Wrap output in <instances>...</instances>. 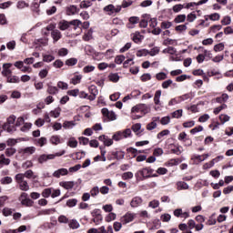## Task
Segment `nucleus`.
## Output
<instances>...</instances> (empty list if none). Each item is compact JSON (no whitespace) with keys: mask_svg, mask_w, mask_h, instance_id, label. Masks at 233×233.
<instances>
[{"mask_svg":"<svg viewBox=\"0 0 233 233\" xmlns=\"http://www.w3.org/2000/svg\"><path fill=\"white\" fill-rule=\"evenodd\" d=\"M15 116L11 115L6 122L3 125V130H5V132H8V134H14V132H15L17 130V128L15 127Z\"/></svg>","mask_w":233,"mask_h":233,"instance_id":"1","label":"nucleus"},{"mask_svg":"<svg viewBox=\"0 0 233 233\" xmlns=\"http://www.w3.org/2000/svg\"><path fill=\"white\" fill-rule=\"evenodd\" d=\"M15 180L19 185L20 190H23L24 192H28V190H30V186L28 185V182L25 180V175H23V173L15 175Z\"/></svg>","mask_w":233,"mask_h":233,"instance_id":"2","label":"nucleus"},{"mask_svg":"<svg viewBox=\"0 0 233 233\" xmlns=\"http://www.w3.org/2000/svg\"><path fill=\"white\" fill-rule=\"evenodd\" d=\"M61 156H65V151H62V153H56V155L50 154V155H41L38 157V163L43 165V163H46L49 159H56V157H61Z\"/></svg>","mask_w":233,"mask_h":233,"instance_id":"3","label":"nucleus"},{"mask_svg":"<svg viewBox=\"0 0 233 233\" xmlns=\"http://www.w3.org/2000/svg\"><path fill=\"white\" fill-rule=\"evenodd\" d=\"M131 112L132 114L139 112H141V114H148V106L146 104H138L132 107Z\"/></svg>","mask_w":233,"mask_h":233,"instance_id":"4","label":"nucleus"},{"mask_svg":"<svg viewBox=\"0 0 233 233\" xmlns=\"http://www.w3.org/2000/svg\"><path fill=\"white\" fill-rule=\"evenodd\" d=\"M136 219V214L132 212L126 213L123 217H121L120 221L123 225H127L128 223H132Z\"/></svg>","mask_w":233,"mask_h":233,"instance_id":"5","label":"nucleus"},{"mask_svg":"<svg viewBox=\"0 0 233 233\" xmlns=\"http://www.w3.org/2000/svg\"><path fill=\"white\" fill-rule=\"evenodd\" d=\"M104 11L108 13V15L112 14H119L121 12V5L114 6V5H108L104 7Z\"/></svg>","mask_w":233,"mask_h":233,"instance_id":"6","label":"nucleus"},{"mask_svg":"<svg viewBox=\"0 0 233 233\" xmlns=\"http://www.w3.org/2000/svg\"><path fill=\"white\" fill-rule=\"evenodd\" d=\"M101 112L103 116H105V117H107V119H110V121H116V116L114 111H108V108L104 107L102 108Z\"/></svg>","mask_w":233,"mask_h":233,"instance_id":"7","label":"nucleus"},{"mask_svg":"<svg viewBox=\"0 0 233 233\" xmlns=\"http://www.w3.org/2000/svg\"><path fill=\"white\" fill-rule=\"evenodd\" d=\"M61 176H68V169L62 167V168L56 170L53 173V177H56L57 179H59V177H61Z\"/></svg>","mask_w":233,"mask_h":233,"instance_id":"8","label":"nucleus"},{"mask_svg":"<svg viewBox=\"0 0 233 233\" xmlns=\"http://www.w3.org/2000/svg\"><path fill=\"white\" fill-rule=\"evenodd\" d=\"M98 139L104 143L105 147H112V145H114V140L105 135L98 137Z\"/></svg>","mask_w":233,"mask_h":233,"instance_id":"9","label":"nucleus"},{"mask_svg":"<svg viewBox=\"0 0 233 233\" xmlns=\"http://www.w3.org/2000/svg\"><path fill=\"white\" fill-rule=\"evenodd\" d=\"M59 186L65 188L66 190H72L76 186V182L74 181H62L59 183Z\"/></svg>","mask_w":233,"mask_h":233,"instance_id":"10","label":"nucleus"},{"mask_svg":"<svg viewBox=\"0 0 233 233\" xmlns=\"http://www.w3.org/2000/svg\"><path fill=\"white\" fill-rule=\"evenodd\" d=\"M142 203L143 198H141V197H135L130 202V207H132V208H137V207L141 206Z\"/></svg>","mask_w":233,"mask_h":233,"instance_id":"11","label":"nucleus"},{"mask_svg":"<svg viewBox=\"0 0 233 233\" xmlns=\"http://www.w3.org/2000/svg\"><path fill=\"white\" fill-rule=\"evenodd\" d=\"M35 152V147H28L20 149V154H24V156H32Z\"/></svg>","mask_w":233,"mask_h":233,"instance_id":"12","label":"nucleus"},{"mask_svg":"<svg viewBox=\"0 0 233 233\" xmlns=\"http://www.w3.org/2000/svg\"><path fill=\"white\" fill-rule=\"evenodd\" d=\"M154 172V169L150 167H145L141 170L138 171V173L143 177H150V174Z\"/></svg>","mask_w":233,"mask_h":233,"instance_id":"13","label":"nucleus"},{"mask_svg":"<svg viewBox=\"0 0 233 233\" xmlns=\"http://www.w3.org/2000/svg\"><path fill=\"white\" fill-rule=\"evenodd\" d=\"M51 36L53 38L54 43H57V41H59V39L63 37V35L61 34V31L56 29L52 31Z\"/></svg>","mask_w":233,"mask_h":233,"instance_id":"14","label":"nucleus"},{"mask_svg":"<svg viewBox=\"0 0 233 233\" xmlns=\"http://www.w3.org/2000/svg\"><path fill=\"white\" fill-rule=\"evenodd\" d=\"M144 19L139 22L140 28H147L148 26V20L150 19V15H143Z\"/></svg>","mask_w":233,"mask_h":233,"instance_id":"15","label":"nucleus"},{"mask_svg":"<svg viewBox=\"0 0 233 233\" xmlns=\"http://www.w3.org/2000/svg\"><path fill=\"white\" fill-rule=\"evenodd\" d=\"M58 28L59 30H62V31L68 30V28H70V22L66 20L60 21L58 23Z\"/></svg>","mask_w":233,"mask_h":233,"instance_id":"16","label":"nucleus"},{"mask_svg":"<svg viewBox=\"0 0 233 233\" xmlns=\"http://www.w3.org/2000/svg\"><path fill=\"white\" fill-rule=\"evenodd\" d=\"M156 121H159V116H157L153 119L152 122L147 125V130H154L157 127V123Z\"/></svg>","mask_w":233,"mask_h":233,"instance_id":"17","label":"nucleus"},{"mask_svg":"<svg viewBox=\"0 0 233 233\" xmlns=\"http://www.w3.org/2000/svg\"><path fill=\"white\" fill-rule=\"evenodd\" d=\"M19 141H25V138H9L7 139L6 143H7V147H15V145H17V143H19Z\"/></svg>","mask_w":233,"mask_h":233,"instance_id":"18","label":"nucleus"},{"mask_svg":"<svg viewBox=\"0 0 233 233\" xmlns=\"http://www.w3.org/2000/svg\"><path fill=\"white\" fill-rule=\"evenodd\" d=\"M58 92L59 89H57L56 86L47 84V93H49L51 96H56V94H58Z\"/></svg>","mask_w":233,"mask_h":233,"instance_id":"19","label":"nucleus"},{"mask_svg":"<svg viewBox=\"0 0 233 233\" xmlns=\"http://www.w3.org/2000/svg\"><path fill=\"white\" fill-rule=\"evenodd\" d=\"M66 14L67 15H76L77 14V6L70 5L66 7Z\"/></svg>","mask_w":233,"mask_h":233,"instance_id":"20","label":"nucleus"},{"mask_svg":"<svg viewBox=\"0 0 233 233\" xmlns=\"http://www.w3.org/2000/svg\"><path fill=\"white\" fill-rule=\"evenodd\" d=\"M132 40L134 41V43L137 44L141 43V41H143V35H141V33L136 32L135 34H133Z\"/></svg>","mask_w":233,"mask_h":233,"instance_id":"21","label":"nucleus"},{"mask_svg":"<svg viewBox=\"0 0 233 233\" xmlns=\"http://www.w3.org/2000/svg\"><path fill=\"white\" fill-rule=\"evenodd\" d=\"M112 139H114V141H121V139H125V137L123 136V131H118L115 133Z\"/></svg>","mask_w":233,"mask_h":233,"instance_id":"22","label":"nucleus"},{"mask_svg":"<svg viewBox=\"0 0 233 233\" xmlns=\"http://www.w3.org/2000/svg\"><path fill=\"white\" fill-rule=\"evenodd\" d=\"M160 97H161V90L156 91L155 96H154L155 105H161V101L159 100Z\"/></svg>","mask_w":233,"mask_h":233,"instance_id":"23","label":"nucleus"},{"mask_svg":"<svg viewBox=\"0 0 233 233\" xmlns=\"http://www.w3.org/2000/svg\"><path fill=\"white\" fill-rule=\"evenodd\" d=\"M28 6H30V5L25 1H18L16 4V8H18V10H23V8H28Z\"/></svg>","mask_w":233,"mask_h":233,"instance_id":"24","label":"nucleus"},{"mask_svg":"<svg viewBox=\"0 0 233 233\" xmlns=\"http://www.w3.org/2000/svg\"><path fill=\"white\" fill-rule=\"evenodd\" d=\"M172 117L175 118V119H179L180 117L183 116V109H177L176 111H174L172 114H171Z\"/></svg>","mask_w":233,"mask_h":233,"instance_id":"25","label":"nucleus"},{"mask_svg":"<svg viewBox=\"0 0 233 233\" xmlns=\"http://www.w3.org/2000/svg\"><path fill=\"white\" fill-rule=\"evenodd\" d=\"M92 34H94V30L89 29L85 35H83L84 41H90L92 39Z\"/></svg>","mask_w":233,"mask_h":233,"instance_id":"26","label":"nucleus"},{"mask_svg":"<svg viewBox=\"0 0 233 233\" xmlns=\"http://www.w3.org/2000/svg\"><path fill=\"white\" fill-rule=\"evenodd\" d=\"M186 19H187V15H178L174 19V22L175 23H185Z\"/></svg>","mask_w":233,"mask_h":233,"instance_id":"27","label":"nucleus"},{"mask_svg":"<svg viewBox=\"0 0 233 233\" xmlns=\"http://www.w3.org/2000/svg\"><path fill=\"white\" fill-rule=\"evenodd\" d=\"M177 186L178 190H188V184L187 182H177Z\"/></svg>","mask_w":233,"mask_h":233,"instance_id":"28","label":"nucleus"},{"mask_svg":"<svg viewBox=\"0 0 233 233\" xmlns=\"http://www.w3.org/2000/svg\"><path fill=\"white\" fill-rule=\"evenodd\" d=\"M24 178L27 177V179H31V177H33V179H35V177H37V176H34V171H32L31 169L27 170L25 172V174H23Z\"/></svg>","mask_w":233,"mask_h":233,"instance_id":"29","label":"nucleus"},{"mask_svg":"<svg viewBox=\"0 0 233 233\" xmlns=\"http://www.w3.org/2000/svg\"><path fill=\"white\" fill-rule=\"evenodd\" d=\"M163 54H170V56H174L176 52H177L173 46H168L167 48H165L163 51Z\"/></svg>","mask_w":233,"mask_h":233,"instance_id":"30","label":"nucleus"},{"mask_svg":"<svg viewBox=\"0 0 233 233\" xmlns=\"http://www.w3.org/2000/svg\"><path fill=\"white\" fill-rule=\"evenodd\" d=\"M69 227L73 229L76 230V228H79V222L76 219H72L69 222Z\"/></svg>","mask_w":233,"mask_h":233,"instance_id":"31","label":"nucleus"},{"mask_svg":"<svg viewBox=\"0 0 233 233\" xmlns=\"http://www.w3.org/2000/svg\"><path fill=\"white\" fill-rule=\"evenodd\" d=\"M50 141L52 143V145H59V143H61V137H59V136L56 135L51 137Z\"/></svg>","mask_w":233,"mask_h":233,"instance_id":"32","label":"nucleus"},{"mask_svg":"<svg viewBox=\"0 0 233 233\" xmlns=\"http://www.w3.org/2000/svg\"><path fill=\"white\" fill-rule=\"evenodd\" d=\"M15 152H17V150L15 147H8L5 149V156H7V157H11V156L15 154Z\"/></svg>","mask_w":233,"mask_h":233,"instance_id":"33","label":"nucleus"},{"mask_svg":"<svg viewBox=\"0 0 233 233\" xmlns=\"http://www.w3.org/2000/svg\"><path fill=\"white\" fill-rule=\"evenodd\" d=\"M71 148H77V140L75 137H71L67 143Z\"/></svg>","mask_w":233,"mask_h":233,"instance_id":"34","label":"nucleus"},{"mask_svg":"<svg viewBox=\"0 0 233 233\" xmlns=\"http://www.w3.org/2000/svg\"><path fill=\"white\" fill-rule=\"evenodd\" d=\"M7 83H19V76L10 75L7 76Z\"/></svg>","mask_w":233,"mask_h":233,"instance_id":"35","label":"nucleus"},{"mask_svg":"<svg viewBox=\"0 0 233 233\" xmlns=\"http://www.w3.org/2000/svg\"><path fill=\"white\" fill-rule=\"evenodd\" d=\"M113 156H115L116 159H125V152L123 151L113 152Z\"/></svg>","mask_w":233,"mask_h":233,"instance_id":"36","label":"nucleus"},{"mask_svg":"<svg viewBox=\"0 0 233 233\" xmlns=\"http://www.w3.org/2000/svg\"><path fill=\"white\" fill-rule=\"evenodd\" d=\"M21 205H23L24 207H33L34 200L30 198H25V200H22Z\"/></svg>","mask_w":233,"mask_h":233,"instance_id":"37","label":"nucleus"},{"mask_svg":"<svg viewBox=\"0 0 233 233\" xmlns=\"http://www.w3.org/2000/svg\"><path fill=\"white\" fill-rule=\"evenodd\" d=\"M66 65L67 66H75V65H77V58H69L66 61Z\"/></svg>","mask_w":233,"mask_h":233,"instance_id":"38","label":"nucleus"},{"mask_svg":"<svg viewBox=\"0 0 233 233\" xmlns=\"http://www.w3.org/2000/svg\"><path fill=\"white\" fill-rule=\"evenodd\" d=\"M92 6V2L88 0H84L80 3V8H90Z\"/></svg>","mask_w":233,"mask_h":233,"instance_id":"39","label":"nucleus"},{"mask_svg":"<svg viewBox=\"0 0 233 233\" xmlns=\"http://www.w3.org/2000/svg\"><path fill=\"white\" fill-rule=\"evenodd\" d=\"M50 116L51 117H59V116H61V108H56L53 111L50 112Z\"/></svg>","mask_w":233,"mask_h":233,"instance_id":"40","label":"nucleus"},{"mask_svg":"<svg viewBox=\"0 0 233 233\" xmlns=\"http://www.w3.org/2000/svg\"><path fill=\"white\" fill-rule=\"evenodd\" d=\"M191 159L195 161V163L196 161H198V163H203V161H205V158H202L201 155H193Z\"/></svg>","mask_w":233,"mask_h":233,"instance_id":"41","label":"nucleus"},{"mask_svg":"<svg viewBox=\"0 0 233 233\" xmlns=\"http://www.w3.org/2000/svg\"><path fill=\"white\" fill-rule=\"evenodd\" d=\"M215 52H223L225 50V45L223 43L217 44L214 46Z\"/></svg>","mask_w":233,"mask_h":233,"instance_id":"42","label":"nucleus"},{"mask_svg":"<svg viewBox=\"0 0 233 233\" xmlns=\"http://www.w3.org/2000/svg\"><path fill=\"white\" fill-rule=\"evenodd\" d=\"M219 121L221 122L222 125H225L227 121H230V116H228V115H220Z\"/></svg>","mask_w":233,"mask_h":233,"instance_id":"43","label":"nucleus"},{"mask_svg":"<svg viewBox=\"0 0 233 233\" xmlns=\"http://www.w3.org/2000/svg\"><path fill=\"white\" fill-rule=\"evenodd\" d=\"M83 76L81 75H76L72 78L73 85H79Z\"/></svg>","mask_w":233,"mask_h":233,"instance_id":"44","label":"nucleus"},{"mask_svg":"<svg viewBox=\"0 0 233 233\" xmlns=\"http://www.w3.org/2000/svg\"><path fill=\"white\" fill-rule=\"evenodd\" d=\"M181 163V159L179 158H175V159H170L168 162L169 167H177Z\"/></svg>","mask_w":233,"mask_h":233,"instance_id":"45","label":"nucleus"},{"mask_svg":"<svg viewBox=\"0 0 233 233\" xmlns=\"http://www.w3.org/2000/svg\"><path fill=\"white\" fill-rule=\"evenodd\" d=\"M0 165H10V158L5 157V155L0 156Z\"/></svg>","mask_w":233,"mask_h":233,"instance_id":"46","label":"nucleus"},{"mask_svg":"<svg viewBox=\"0 0 233 233\" xmlns=\"http://www.w3.org/2000/svg\"><path fill=\"white\" fill-rule=\"evenodd\" d=\"M63 127L65 128H74V127H76V123H74V121H66L63 124Z\"/></svg>","mask_w":233,"mask_h":233,"instance_id":"47","label":"nucleus"},{"mask_svg":"<svg viewBox=\"0 0 233 233\" xmlns=\"http://www.w3.org/2000/svg\"><path fill=\"white\" fill-rule=\"evenodd\" d=\"M52 196V188H46L42 192L43 198H50Z\"/></svg>","mask_w":233,"mask_h":233,"instance_id":"48","label":"nucleus"},{"mask_svg":"<svg viewBox=\"0 0 233 233\" xmlns=\"http://www.w3.org/2000/svg\"><path fill=\"white\" fill-rule=\"evenodd\" d=\"M156 78L158 81H163V80L167 79V73H164V72L157 73L156 75Z\"/></svg>","mask_w":233,"mask_h":233,"instance_id":"49","label":"nucleus"},{"mask_svg":"<svg viewBox=\"0 0 233 233\" xmlns=\"http://www.w3.org/2000/svg\"><path fill=\"white\" fill-rule=\"evenodd\" d=\"M57 87L60 88L61 90H68V84L63 81H59L57 83Z\"/></svg>","mask_w":233,"mask_h":233,"instance_id":"50","label":"nucleus"},{"mask_svg":"<svg viewBox=\"0 0 233 233\" xmlns=\"http://www.w3.org/2000/svg\"><path fill=\"white\" fill-rule=\"evenodd\" d=\"M76 205H77V199L76 198H71L66 201V206L69 208L76 207Z\"/></svg>","mask_w":233,"mask_h":233,"instance_id":"51","label":"nucleus"},{"mask_svg":"<svg viewBox=\"0 0 233 233\" xmlns=\"http://www.w3.org/2000/svg\"><path fill=\"white\" fill-rule=\"evenodd\" d=\"M109 81H112L113 83H117V81H119V75L110 74L109 75Z\"/></svg>","mask_w":233,"mask_h":233,"instance_id":"52","label":"nucleus"},{"mask_svg":"<svg viewBox=\"0 0 233 233\" xmlns=\"http://www.w3.org/2000/svg\"><path fill=\"white\" fill-rule=\"evenodd\" d=\"M132 177H134V173L128 171V172H125L122 175V178L127 180V179H132Z\"/></svg>","mask_w":233,"mask_h":233,"instance_id":"53","label":"nucleus"},{"mask_svg":"<svg viewBox=\"0 0 233 233\" xmlns=\"http://www.w3.org/2000/svg\"><path fill=\"white\" fill-rule=\"evenodd\" d=\"M46 142H47L46 137H42L37 139V146L38 147H45V145H46Z\"/></svg>","mask_w":233,"mask_h":233,"instance_id":"54","label":"nucleus"},{"mask_svg":"<svg viewBox=\"0 0 233 233\" xmlns=\"http://www.w3.org/2000/svg\"><path fill=\"white\" fill-rule=\"evenodd\" d=\"M54 59H56V57H54V56L52 55H45L43 61H45L46 63H52V61H54Z\"/></svg>","mask_w":233,"mask_h":233,"instance_id":"55","label":"nucleus"},{"mask_svg":"<svg viewBox=\"0 0 233 233\" xmlns=\"http://www.w3.org/2000/svg\"><path fill=\"white\" fill-rule=\"evenodd\" d=\"M159 47L155 46L153 47L150 51H149V56H151V57H154V56H157V54H159Z\"/></svg>","mask_w":233,"mask_h":233,"instance_id":"56","label":"nucleus"},{"mask_svg":"<svg viewBox=\"0 0 233 233\" xmlns=\"http://www.w3.org/2000/svg\"><path fill=\"white\" fill-rule=\"evenodd\" d=\"M98 194H99V187H94L90 190V196H92V198H96V196H97Z\"/></svg>","mask_w":233,"mask_h":233,"instance_id":"57","label":"nucleus"},{"mask_svg":"<svg viewBox=\"0 0 233 233\" xmlns=\"http://www.w3.org/2000/svg\"><path fill=\"white\" fill-rule=\"evenodd\" d=\"M168 134H170V131L168 129H165L161 132H159L157 136V139H161L162 137H164V136H168Z\"/></svg>","mask_w":233,"mask_h":233,"instance_id":"58","label":"nucleus"},{"mask_svg":"<svg viewBox=\"0 0 233 233\" xmlns=\"http://www.w3.org/2000/svg\"><path fill=\"white\" fill-rule=\"evenodd\" d=\"M89 92L92 96H97V94H99V91L97 90V87L96 86H91L89 87Z\"/></svg>","mask_w":233,"mask_h":233,"instance_id":"59","label":"nucleus"},{"mask_svg":"<svg viewBox=\"0 0 233 233\" xmlns=\"http://www.w3.org/2000/svg\"><path fill=\"white\" fill-rule=\"evenodd\" d=\"M210 21H219L220 15L218 13H214L208 15Z\"/></svg>","mask_w":233,"mask_h":233,"instance_id":"60","label":"nucleus"},{"mask_svg":"<svg viewBox=\"0 0 233 233\" xmlns=\"http://www.w3.org/2000/svg\"><path fill=\"white\" fill-rule=\"evenodd\" d=\"M32 128V123H25L22 127H21V132H28Z\"/></svg>","mask_w":233,"mask_h":233,"instance_id":"61","label":"nucleus"},{"mask_svg":"<svg viewBox=\"0 0 233 233\" xmlns=\"http://www.w3.org/2000/svg\"><path fill=\"white\" fill-rule=\"evenodd\" d=\"M148 207H150L151 208H157V207H159V200L150 201Z\"/></svg>","mask_w":233,"mask_h":233,"instance_id":"62","label":"nucleus"},{"mask_svg":"<svg viewBox=\"0 0 233 233\" xmlns=\"http://www.w3.org/2000/svg\"><path fill=\"white\" fill-rule=\"evenodd\" d=\"M129 23H131V25H137V23H139V17L138 16H131L128 19Z\"/></svg>","mask_w":233,"mask_h":233,"instance_id":"63","label":"nucleus"},{"mask_svg":"<svg viewBox=\"0 0 233 233\" xmlns=\"http://www.w3.org/2000/svg\"><path fill=\"white\" fill-rule=\"evenodd\" d=\"M160 123L161 125H168V123H170V116H163L160 119Z\"/></svg>","mask_w":233,"mask_h":233,"instance_id":"64","label":"nucleus"}]
</instances>
